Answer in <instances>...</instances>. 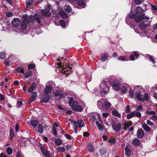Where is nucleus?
I'll list each match as a JSON object with an SVG mask.
<instances>
[{
	"mask_svg": "<svg viewBox=\"0 0 157 157\" xmlns=\"http://www.w3.org/2000/svg\"><path fill=\"white\" fill-rule=\"evenodd\" d=\"M74 97H68V99L69 100V105L71 107L72 109L78 112H81L83 109L82 106L78 104V102L76 101H74Z\"/></svg>",
	"mask_w": 157,
	"mask_h": 157,
	"instance_id": "f257e3e1",
	"label": "nucleus"
},
{
	"mask_svg": "<svg viewBox=\"0 0 157 157\" xmlns=\"http://www.w3.org/2000/svg\"><path fill=\"white\" fill-rule=\"evenodd\" d=\"M109 82L108 79L104 80L100 84V92L105 94H107L109 91Z\"/></svg>",
	"mask_w": 157,
	"mask_h": 157,
	"instance_id": "f03ea898",
	"label": "nucleus"
},
{
	"mask_svg": "<svg viewBox=\"0 0 157 157\" xmlns=\"http://www.w3.org/2000/svg\"><path fill=\"white\" fill-rule=\"evenodd\" d=\"M22 18L24 22L27 23H32L35 21L34 17L32 15L29 17L25 14L22 16Z\"/></svg>",
	"mask_w": 157,
	"mask_h": 157,
	"instance_id": "7ed1b4c3",
	"label": "nucleus"
},
{
	"mask_svg": "<svg viewBox=\"0 0 157 157\" xmlns=\"http://www.w3.org/2000/svg\"><path fill=\"white\" fill-rule=\"evenodd\" d=\"M97 103L99 107L100 105L102 104V108L105 109H109L111 105V104L109 102L105 101L102 102L101 100L98 101Z\"/></svg>",
	"mask_w": 157,
	"mask_h": 157,
	"instance_id": "20e7f679",
	"label": "nucleus"
},
{
	"mask_svg": "<svg viewBox=\"0 0 157 157\" xmlns=\"http://www.w3.org/2000/svg\"><path fill=\"white\" fill-rule=\"evenodd\" d=\"M71 68L66 65L65 66H63L62 72L63 73H64L65 75H67L71 74Z\"/></svg>",
	"mask_w": 157,
	"mask_h": 157,
	"instance_id": "39448f33",
	"label": "nucleus"
},
{
	"mask_svg": "<svg viewBox=\"0 0 157 157\" xmlns=\"http://www.w3.org/2000/svg\"><path fill=\"white\" fill-rule=\"evenodd\" d=\"M112 127L115 131L118 132L121 128V124L120 123L114 124L112 125Z\"/></svg>",
	"mask_w": 157,
	"mask_h": 157,
	"instance_id": "423d86ee",
	"label": "nucleus"
},
{
	"mask_svg": "<svg viewBox=\"0 0 157 157\" xmlns=\"http://www.w3.org/2000/svg\"><path fill=\"white\" fill-rule=\"evenodd\" d=\"M50 9H47L43 10L41 11L42 15L46 17H49L51 15V13L50 12Z\"/></svg>",
	"mask_w": 157,
	"mask_h": 157,
	"instance_id": "0eeeda50",
	"label": "nucleus"
},
{
	"mask_svg": "<svg viewBox=\"0 0 157 157\" xmlns=\"http://www.w3.org/2000/svg\"><path fill=\"white\" fill-rule=\"evenodd\" d=\"M144 135V132L142 129H140L137 130V137L140 139L142 138Z\"/></svg>",
	"mask_w": 157,
	"mask_h": 157,
	"instance_id": "6e6552de",
	"label": "nucleus"
},
{
	"mask_svg": "<svg viewBox=\"0 0 157 157\" xmlns=\"http://www.w3.org/2000/svg\"><path fill=\"white\" fill-rule=\"evenodd\" d=\"M41 151L43 155L46 157H50V151L45 149L43 147H41Z\"/></svg>",
	"mask_w": 157,
	"mask_h": 157,
	"instance_id": "1a4fd4ad",
	"label": "nucleus"
},
{
	"mask_svg": "<svg viewBox=\"0 0 157 157\" xmlns=\"http://www.w3.org/2000/svg\"><path fill=\"white\" fill-rule=\"evenodd\" d=\"M20 21L18 18L14 19L12 21V25L15 27L18 26L20 25Z\"/></svg>",
	"mask_w": 157,
	"mask_h": 157,
	"instance_id": "9d476101",
	"label": "nucleus"
},
{
	"mask_svg": "<svg viewBox=\"0 0 157 157\" xmlns=\"http://www.w3.org/2000/svg\"><path fill=\"white\" fill-rule=\"evenodd\" d=\"M52 87L51 86L48 85L46 86L44 90V94L47 95L51 93L52 90Z\"/></svg>",
	"mask_w": 157,
	"mask_h": 157,
	"instance_id": "9b49d317",
	"label": "nucleus"
},
{
	"mask_svg": "<svg viewBox=\"0 0 157 157\" xmlns=\"http://www.w3.org/2000/svg\"><path fill=\"white\" fill-rule=\"evenodd\" d=\"M50 98V97L47 94H45L42 97L40 102H41L46 103L49 101Z\"/></svg>",
	"mask_w": 157,
	"mask_h": 157,
	"instance_id": "f8f14e48",
	"label": "nucleus"
},
{
	"mask_svg": "<svg viewBox=\"0 0 157 157\" xmlns=\"http://www.w3.org/2000/svg\"><path fill=\"white\" fill-rule=\"evenodd\" d=\"M55 96L61 98L63 97L64 94L61 90H57L55 92Z\"/></svg>",
	"mask_w": 157,
	"mask_h": 157,
	"instance_id": "ddd939ff",
	"label": "nucleus"
},
{
	"mask_svg": "<svg viewBox=\"0 0 157 157\" xmlns=\"http://www.w3.org/2000/svg\"><path fill=\"white\" fill-rule=\"evenodd\" d=\"M129 87V86L127 84H124L121 87V90L123 94H125L128 90V88Z\"/></svg>",
	"mask_w": 157,
	"mask_h": 157,
	"instance_id": "4468645a",
	"label": "nucleus"
},
{
	"mask_svg": "<svg viewBox=\"0 0 157 157\" xmlns=\"http://www.w3.org/2000/svg\"><path fill=\"white\" fill-rule=\"evenodd\" d=\"M96 124L97 126L98 129L101 132H102L104 130V125L102 124L98 121L96 122Z\"/></svg>",
	"mask_w": 157,
	"mask_h": 157,
	"instance_id": "2eb2a0df",
	"label": "nucleus"
},
{
	"mask_svg": "<svg viewBox=\"0 0 157 157\" xmlns=\"http://www.w3.org/2000/svg\"><path fill=\"white\" fill-rule=\"evenodd\" d=\"M132 143L136 146H139L140 144V140L137 138H135L133 140Z\"/></svg>",
	"mask_w": 157,
	"mask_h": 157,
	"instance_id": "dca6fc26",
	"label": "nucleus"
},
{
	"mask_svg": "<svg viewBox=\"0 0 157 157\" xmlns=\"http://www.w3.org/2000/svg\"><path fill=\"white\" fill-rule=\"evenodd\" d=\"M142 126L144 130L146 132H149L151 129L146 123H144L142 125Z\"/></svg>",
	"mask_w": 157,
	"mask_h": 157,
	"instance_id": "f3484780",
	"label": "nucleus"
},
{
	"mask_svg": "<svg viewBox=\"0 0 157 157\" xmlns=\"http://www.w3.org/2000/svg\"><path fill=\"white\" fill-rule=\"evenodd\" d=\"M142 20L144 21V22H147V24H149L150 22L149 20L150 18L149 17L146 16L144 15H142Z\"/></svg>",
	"mask_w": 157,
	"mask_h": 157,
	"instance_id": "a211bd4d",
	"label": "nucleus"
},
{
	"mask_svg": "<svg viewBox=\"0 0 157 157\" xmlns=\"http://www.w3.org/2000/svg\"><path fill=\"white\" fill-rule=\"evenodd\" d=\"M135 95L136 98H137L138 100L142 101H144V99L142 97V96L140 93L136 92L135 93Z\"/></svg>",
	"mask_w": 157,
	"mask_h": 157,
	"instance_id": "6ab92c4d",
	"label": "nucleus"
},
{
	"mask_svg": "<svg viewBox=\"0 0 157 157\" xmlns=\"http://www.w3.org/2000/svg\"><path fill=\"white\" fill-rule=\"evenodd\" d=\"M87 149L89 151L93 152L94 151V149L93 146L91 144H89L87 146Z\"/></svg>",
	"mask_w": 157,
	"mask_h": 157,
	"instance_id": "aec40b11",
	"label": "nucleus"
},
{
	"mask_svg": "<svg viewBox=\"0 0 157 157\" xmlns=\"http://www.w3.org/2000/svg\"><path fill=\"white\" fill-rule=\"evenodd\" d=\"M77 3L78 5L82 6V8L84 7L85 6V3L84 1V0H76Z\"/></svg>",
	"mask_w": 157,
	"mask_h": 157,
	"instance_id": "412c9836",
	"label": "nucleus"
},
{
	"mask_svg": "<svg viewBox=\"0 0 157 157\" xmlns=\"http://www.w3.org/2000/svg\"><path fill=\"white\" fill-rule=\"evenodd\" d=\"M148 24L147 23H144V22H142L139 24V27L141 29L144 30L147 26Z\"/></svg>",
	"mask_w": 157,
	"mask_h": 157,
	"instance_id": "4be33fe9",
	"label": "nucleus"
},
{
	"mask_svg": "<svg viewBox=\"0 0 157 157\" xmlns=\"http://www.w3.org/2000/svg\"><path fill=\"white\" fill-rule=\"evenodd\" d=\"M77 124L79 127H83L85 125V124L83 121L81 119L77 120Z\"/></svg>",
	"mask_w": 157,
	"mask_h": 157,
	"instance_id": "5701e85b",
	"label": "nucleus"
},
{
	"mask_svg": "<svg viewBox=\"0 0 157 157\" xmlns=\"http://www.w3.org/2000/svg\"><path fill=\"white\" fill-rule=\"evenodd\" d=\"M38 121L37 120H32L31 121V124L34 127L37 126L38 124Z\"/></svg>",
	"mask_w": 157,
	"mask_h": 157,
	"instance_id": "b1692460",
	"label": "nucleus"
},
{
	"mask_svg": "<svg viewBox=\"0 0 157 157\" xmlns=\"http://www.w3.org/2000/svg\"><path fill=\"white\" fill-rule=\"evenodd\" d=\"M113 87L114 90L117 91L120 89V86L118 83H114Z\"/></svg>",
	"mask_w": 157,
	"mask_h": 157,
	"instance_id": "393cba45",
	"label": "nucleus"
},
{
	"mask_svg": "<svg viewBox=\"0 0 157 157\" xmlns=\"http://www.w3.org/2000/svg\"><path fill=\"white\" fill-rule=\"evenodd\" d=\"M58 14L63 18H67L68 17L67 14L64 11L59 12Z\"/></svg>",
	"mask_w": 157,
	"mask_h": 157,
	"instance_id": "a878e982",
	"label": "nucleus"
},
{
	"mask_svg": "<svg viewBox=\"0 0 157 157\" xmlns=\"http://www.w3.org/2000/svg\"><path fill=\"white\" fill-rule=\"evenodd\" d=\"M16 71L18 73L23 74L24 73V70L22 67H18L16 69Z\"/></svg>",
	"mask_w": 157,
	"mask_h": 157,
	"instance_id": "bb28decb",
	"label": "nucleus"
},
{
	"mask_svg": "<svg viewBox=\"0 0 157 157\" xmlns=\"http://www.w3.org/2000/svg\"><path fill=\"white\" fill-rule=\"evenodd\" d=\"M36 97V93H32L30 99V102L33 101Z\"/></svg>",
	"mask_w": 157,
	"mask_h": 157,
	"instance_id": "cd10ccee",
	"label": "nucleus"
},
{
	"mask_svg": "<svg viewBox=\"0 0 157 157\" xmlns=\"http://www.w3.org/2000/svg\"><path fill=\"white\" fill-rule=\"evenodd\" d=\"M113 115L115 116L118 117H121V114L118 113V112L116 110H113L112 112Z\"/></svg>",
	"mask_w": 157,
	"mask_h": 157,
	"instance_id": "c85d7f7f",
	"label": "nucleus"
},
{
	"mask_svg": "<svg viewBox=\"0 0 157 157\" xmlns=\"http://www.w3.org/2000/svg\"><path fill=\"white\" fill-rule=\"evenodd\" d=\"M134 19L136 22H139L142 20V15L136 16L135 17Z\"/></svg>",
	"mask_w": 157,
	"mask_h": 157,
	"instance_id": "c756f323",
	"label": "nucleus"
},
{
	"mask_svg": "<svg viewBox=\"0 0 157 157\" xmlns=\"http://www.w3.org/2000/svg\"><path fill=\"white\" fill-rule=\"evenodd\" d=\"M34 19L36 20L37 22L39 23H41V21L40 19V17L37 14H35L34 15Z\"/></svg>",
	"mask_w": 157,
	"mask_h": 157,
	"instance_id": "7c9ffc66",
	"label": "nucleus"
},
{
	"mask_svg": "<svg viewBox=\"0 0 157 157\" xmlns=\"http://www.w3.org/2000/svg\"><path fill=\"white\" fill-rule=\"evenodd\" d=\"M125 149V155L127 157H129L131 155V151L130 149L128 147H126Z\"/></svg>",
	"mask_w": 157,
	"mask_h": 157,
	"instance_id": "2f4dec72",
	"label": "nucleus"
},
{
	"mask_svg": "<svg viewBox=\"0 0 157 157\" xmlns=\"http://www.w3.org/2000/svg\"><path fill=\"white\" fill-rule=\"evenodd\" d=\"M32 71L29 70L25 73L24 77L25 78H29L32 75Z\"/></svg>",
	"mask_w": 157,
	"mask_h": 157,
	"instance_id": "473e14b6",
	"label": "nucleus"
},
{
	"mask_svg": "<svg viewBox=\"0 0 157 157\" xmlns=\"http://www.w3.org/2000/svg\"><path fill=\"white\" fill-rule=\"evenodd\" d=\"M36 87V84L34 83H33L29 87L28 92L29 93L31 92Z\"/></svg>",
	"mask_w": 157,
	"mask_h": 157,
	"instance_id": "72a5a7b5",
	"label": "nucleus"
},
{
	"mask_svg": "<svg viewBox=\"0 0 157 157\" xmlns=\"http://www.w3.org/2000/svg\"><path fill=\"white\" fill-rule=\"evenodd\" d=\"M134 116H135L134 112H132L127 115V118L128 119H130Z\"/></svg>",
	"mask_w": 157,
	"mask_h": 157,
	"instance_id": "f704fd0d",
	"label": "nucleus"
},
{
	"mask_svg": "<svg viewBox=\"0 0 157 157\" xmlns=\"http://www.w3.org/2000/svg\"><path fill=\"white\" fill-rule=\"evenodd\" d=\"M38 131L40 133H43L44 131V128L43 126L41 124H39L38 126Z\"/></svg>",
	"mask_w": 157,
	"mask_h": 157,
	"instance_id": "c9c22d12",
	"label": "nucleus"
},
{
	"mask_svg": "<svg viewBox=\"0 0 157 157\" xmlns=\"http://www.w3.org/2000/svg\"><path fill=\"white\" fill-rule=\"evenodd\" d=\"M108 58V55L107 54H104L103 56L101 57V60L103 61L104 62Z\"/></svg>",
	"mask_w": 157,
	"mask_h": 157,
	"instance_id": "e433bc0d",
	"label": "nucleus"
},
{
	"mask_svg": "<svg viewBox=\"0 0 157 157\" xmlns=\"http://www.w3.org/2000/svg\"><path fill=\"white\" fill-rule=\"evenodd\" d=\"M65 9L66 11L68 13H71L72 11L71 6L68 5L66 6L65 8Z\"/></svg>",
	"mask_w": 157,
	"mask_h": 157,
	"instance_id": "4c0bfd02",
	"label": "nucleus"
},
{
	"mask_svg": "<svg viewBox=\"0 0 157 157\" xmlns=\"http://www.w3.org/2000/svg\"><path fill=\"white\" fill-rule=\"evenodd\" d=\"M143 11L142 9L140 7H137L136 10V12L137 14L140 13Z\"/></svg>",
	"mask_w": 157,
	"mask_h": 157,
	"instance_id": "58836bf2",
	"label": "nucleus"
},
{
	"mask_svg": "<svg viewBox=\"0 0 157 157\" xmlns=\"http://www.w3.org/2000/svg\"><path fill=\"white\" fill-rule=\"evenodd\" d=\"M12 151L13 150L12 148L10 147H8L6 148V151L9 155L11 154L12 153Z\"/></svg>",
	"mask_w": 157,
	"mask_h": 157,
	"instance_id": "ea45409f",
	"label": "nucleus"
},
{
	"mask_svg": "<svg viewBox=\"0 0 157 157\" xmlns=\"http://www.w3.org/2000/svg\"><path fill=\"white\" fill-rule=\"evenodd\" d=\"M55 142L58 146L61 145L62 143V141L58 139H56L55 140Z\"/></svg>",
	"mask_w": 157,
	"mask_h": 157,
	"instance_id": "a19ab883",
	"label": "nucleus"
},
{
	"mask_svg": "<svg viewBox=\"0 0 157 157\" xmlns=\"http://www.w3.org/2000/svg\"><path fill=\"white\" fill-rule=\"evenodd\" d=\"M21 28L22 30L25 29L27 27V25L24 22H22L21 23Z\"/></svg>",
	"mask_w": 157,
	"mask_h": 157,
	"instance_id": "79ce46f5",
	"label": "nucleus"
},
{
	"mask_svg": "<svg viewBox=\"0 0 157 157\" xmlns=\"http://www.w3.org/2000/svg\"><path fill=\"white\" fill-rule=\"evenodd\" d=\"M134 112L135 116L138 117H140L141 116V114L139 111H135Z\"/></svg>",
	"mask_w": 157,
	"mask_h": 157,
	"instance_id": "37998d69",
	"label": "nucleus"
},
{
	"mask_svg": "<svg viewBox=\"0 0 157 157\" xmlns=\"http://www.w3.org/2000/svg\"><path fill=\"white\" fill-rule=\"evenodd\" d=\"M149 60L151 62L155 64V61L153 58V56L149 55Z\"/></svg>",
	"mask_w": 157,
	"mask_h": 157,
	"instance_id": "c03bdc74",
	"label": "nucleus"
},
{
	"mask_svg": "<svg viewBox=\"0 0 157 157\" xmlns=\"http://www.w3.org/2000/svg\"><path fill=\"white\" fill-rule=\"evenodd\" d=\"M57 150L59 151L64 152L65 151V149L64 147H60L57 148Z\"/></svg>",
	"mask_w": 157,
	"mask_h": 157,
	"instance_id": "a18cd8bd",
	"label": "nucleus"
},
{
	"mask_svg": "<svg viewBox=\"0 0 157 157\" xmlns=\"http://www.w3.org/2000/svg\"><path fill=\"white\" fill-rule=\"evenodd\" d=\"M52 132L53 134L56 136L57 135V132L56 128L55 127H53L52 128Z\"/></svg>",
	"mask_w": 157,
	"mask_h": 157,
	"instance_id": "49530a36",
	"label": "nucleus"
},
{
	"mask_svg": "<svg viewBox=\"0 0 157 157\" xmlns=\"http://www.w3.org/2000/svg\"><path fill=\"white\" fill-rule=\"evenodd\" d=\"M144 0H135V2L136 5L140 4L144 1Z\"/></svg>",
	"mask_w": 157,
	"mask_h": 157,
	"instance_id": "de8ad7c7",
	"label": "nucleus"
},
{
	"mask_svg": "<svg viewBox=\"0 0 157 157\" xmlns=\"http://www.w3.org/2000/svg\"><path fill=\"white\" fill-rule=\"evenodd\" d=\"M147 123L148 125L151 126H153L154 125V123L149 120H147Z\"/></svg>",
	"mask_w": 157,
	"mask_h": 157,
	"instance_id": "09e8293b",
	"label": "nucleus"
},
{
	"mask_svg": "<svg viewBox=\"0 0 157 157\" xmlns=\"http://www.w3.org/2000/svg\"><path fill=\"white\" fill-rule=\"evenodd\" d=\"M6 57V54L3 52H1L0 53V58L2 59H4Z\"/></svg>",
	"mask_w": 157,
	"mask_h": 157,
	"instance_id": "8fccbe9b",
	"label": "nucleus"
},
{
	"mask_svg": "<svg viewBox=\"0 0 157 157\" xmlns=\"http://www.w3.org/2000/svg\"><path fill=\"white\" fill-rule=\"evenodd\" d=\"M35 67V65L34 64H30L28 66V67L29 69H32L34 68Z\"/></svg>",
	"mask_w": 157,
	"mask_h": 157,
	"instance_id": "3c124183",
	"label": "nucleus"
},
{
	"mask_svg": "<svg viewBox=\"0 0 157 157\" xmlns=\"http://www.w3.org/2000/svg\"><path fill=\"white\" fill-rule=\"evenodd\" d=\"M124 127L123 128V129L125 130H126L129 127V125L127 123H124Z\"/></svg>",
	"mask_w": 157,
	"mask_h": 157,
	"instance_id": "603ef678",
	"label": "nucleus"
},
{
	"mask_svg": "<svg viewBox=\"0 0 157 157\" xmlns=\"http://www.w3.org/2000/svg\"><path fill=\"white\" fill-rule=\"evenodd\" d=\"M33 3V0H29L27 1L26 5L27 6H29L31 5Z\"/></svg>",
	"mask_w": 157,
	"mask_h": 157,
	"instance_id": "864d4df0",
	"label": "nucleus"
},
{
	"mask_svg": "<svg viewBox=\"0 0 157 157\" xmlns=\"http://www.w3.org/2000/svg\"><path fill=\"white\" fill-rule=\"evenodd\" d=\"M6 16L7 17H11L13 16V13H12L10 12H6Z\"/></svg>",
	"mask_w": 157,
	"mask_h": 157,
	"instance_id": "5fc2aeb1",
	"label": "nucleus"
},
{
	"mask_svg": "<svg viewBox=\"0 0 157 157\" xmlns=\"http://www.w3.org/2000/svg\"><path fill=\"white\" fill-rule=\"evenodd\" d=\"M100 151L102 155H104L106 153V151L103 148H101L100 149Z\"/></svg>",
	"mask_w": 157,
	"mask_h": 157,
	"instance_id": "6e6d98bb",
	"label": "nucleus"
},
{
	"mask_svg": "<svg viewBox=\"0 0 157 157\" xmlns=\"http://www.w3.org/2000/svg\"><path fill=\"white\" fill-rule=\"evenodd\" d=\"M143 109V106L141 105H139L137 108L136 111H141Z\"/></svg>",
	"mask_w": 157,
	"mask_h": 157,
	"instance_id": "4d7b16f0",
	"label": "nucleus"
},
{
	"mask_svg": "<svg viewBox=\"0 0 157 157\" xmlns=\"http://www.w3.org/2000/svg\"><path fill=\"white\" fill-rule=\"evenodd\" d=\"M146 113L147 114H155V112L153 111H149L147 110L146 112Z\"/></svg>",
	"mask_w": 157,
	"mask_h": 157,
	"instance_id": "13d9d810",
	"label": "nucleus"
},
{
	"mask_svg": "<svg viewBox=\"0 0 157 157\" xmlns=\"http://www.w3.org/2000/svg\"><path fill=\"white\" fill-rule=\"evenodd\" d=\"M60 25L62 27L64 28L65 27V23L64 21L61 20L60 21Z\"/></svg>",
	"mask_w": 157,
	"mask_h": 157,
	"instance_id": "bf43d9fd",
	"label": "nucleus"
},
{
	"mask_svg": "<svg viewBox=\"0 0 157 157\" xmlns=\"http://www.w3.org/2000/svg\"><path fill=\"white\" fill-rule=\"evenodd\" d=\"M118 60L119 61L121 60L124 61L126 60V59L124 57L122 56H121L118 58Z\"/></svg>",
	"mask_w": 157,
	"mask_h": 157,
	"instance_id": "052dcab7",
	"label": "nucleus"
},
{
	"mask_svg": "<svg viewBox=\"0 0 157 157\" xmlns=\"http://www.w3.org/2000/svg\"><path fill=\"white\" fill-rule=\"evenodd\" d=\"M151 8L153 10L157 12V6H155L152 4H151Z\"/></svg>",
	"mask_w": 157,
	"mask_h": 157,
	"instance_id": "680f3d73",
	"label": "nucleus"
},
{
	"mask_svg": "<svg viewBox=\"0 0 157 157\" xmlns=\"http://www.w3.org/2000/svg\"><path fill=\"white\" fill-rule=\"evenodd\" d=\"M134 92L133 91L130 90L129 91V96L131 98H133V96Z\"/></svg>",
	"mask_w": 157,
	"mask_h": 157,
	"instance_id": "e2e57ef3",
	"label": "nucleus"
},
{
	"mask_svg": "<svg viewBox=\"0 0 157 157\" xmlns=\"http://www.w3.org/2000/svg\"><path fill=\"white\" fill-rule=\"evenodd\" d=\"M150 118L153 121H155L157 119V115H153L152 117H150Z\"/></svg>",
	"mask_w": 157,
	"mask_h": 157,
	"instance_id": "0e129e2a",
	"label": "nucleus"
},
{
	"mask_svg": "<svg viewBox=\"0 0 157 157\" xmlns=\"http://www.w3.org/2000/svg\"><path fill=\"white\" fill-rule=\"evenodd\" d=\"M135 15L132 12L130 13L129 15V17L130 18L132 19L135 17Z\"/></svg>",
	"mask_w": 157,
	"mask_h": 157,
	"instance_id": "69168bd1",
	"label": "nucleus"
},
{
	"mask_svg": "<svg viewBox=\"0 0 157 157\" xmlns=\"http://www.w3.org/2000/svg\"><path fill=\"white\" fill-rule=\"evenodd\" d=\"M144 100L146 101L148 100V96L147 93H146L144 94Z\"/></svg>",
	"mask_w": 157,
	"mask_h": 157,
	"instance_id": "338daca9",
	"label": "nucleus"
},
{
	"mask_svg": "<svg viewBox=\"0 0 157 157\" xmlns=\"http://www.w3.org/2000/svg\"><path fill=\"white\" fill-rule=\"evenodd\" d=\"M22 104V102L21 101H17V107H20Z\"/></svg>",
	"mask_w": 157,
	"mask_h": 157,
	"instance_id": "774afa93",
	"label": "nucleus"
}]
</instances>
